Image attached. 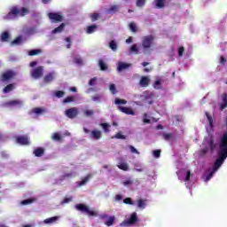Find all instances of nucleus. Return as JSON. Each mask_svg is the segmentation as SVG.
I'll return each mask as SVG.
<instances>
[{"instance_id": "f257e3e1", "label": "nucleus", "mask_w": 227, "mask_h": 227, "mask_svg": "<svg viewBox=\"0 0 227 227\" xmlns=\"http://www.w3.org/2000/svg\"><path fill=\"white\" fill-rule=\"evenodd\" d=\"M227 158V133H223L220 139V151L218 153V159L213 165V170L215 172L223 164Z\"/></svg>"}, {"instance_id": "f03ea898", "label": "nucleus", "mask_w": 227, "mask_h": 227, "mask_svg": "<svg viewBox=\"0 0 227 227\" xmlns=\"http://www.w3.org/2000/svg\"><path fill=\"white\" fill-rule=\"evenodd\" d=\"M29 13V9L26 7H17L13 6L11 8L9 13L5 15L4 19L6 20H12L13 19H17V17H26Z\"/></svg>"}, {"instance_id": "7ed1b4c3", "label": "nucleus", "mask_w": 227, "mask_h": 227, "mask_svg": "<svg viewBox=\"0 0 227 227\" xmlns=\"http://www.w3.org/2000/svg\"><path fill=\"white\" fill-rule=\"evenodd\" d=\"M76 210L82 212V214H87L90 217H97L98 214L97 211L90 210L85 204L80 203L75 206Z\"/></svg>"}, {"instance_id": "20e7f679", "label": "nucleus", "mask_w": 227, "mask_h": 227, "mask_svg": "<svg viewBox=\"0 0 227 227\" xmlns=\"http://www.w3.org/2000/svg\"><path fill=\"white\" fill-rule=\"evenodd\" d=\"M154 40H155V37H153V35L144 36L142 39L143 49H145V50L150 49V47H152Z\"/></svg>"}, {"instance_id": "39448f33", "label": "nucleus", "mask_w": 227, "mask_h": 227, "mask_svg": "<svg viewBox=\"0 0 227 227\" xmlns=\"http://www.w3.org/2000/svg\"><path fill=\"white\" fill-rule=\"evenodd\" d=\"M137 223V213L133 212L129 218L121 223V226H132Z\"/></svg>"}, {"instance_id": "423d86ee", "label": "nucleus", "mask_w": 227, "mask_h": 227, "mask_svg": "<svg viewBox=\"0 0 227 227\" xmlns=\"http://www.w3.org/2000/svg\"><path fill=\"white\" fill-rule=\"evenodd\" d=\"M48 17L53 22H63V15L59 12H49Z\"/></svg>"}, {"instance_id": "0eeeda50", "label": "nucleus", "mask_w": 227, "mask_h": 227, "mask_svg": "<svg viewBox=\"0 0 227 227\" xmlns=\"http://www.w3.org/2000/svg\"><path fill=\"white\" fill-rule=\"evenodd\" d=\"M17 76V73L13 70H7L2 74V81L4 82L6 81H10V79H13V77Z\"/></svg>"}, {"instance_id": "6e6552de", "label": "nucleus", "mask_w": 227, "mask_h": 227, "mask_svg": "<svg viewBox=\"0 0 227 227\" xmlns=\"http://www.w3.org/2000/svg\"><path fill=\"white\" fill-rule=\"evenodd\" d=\"M65 114L66 116H67V118L74 120V118H76L79 114V110L77 109V107H72L66 110Z\"/></svg>"}, {"instance_id": "1a4fd4ad", "label": "nucleus", "mask_w": 227, "mask_h": 227, "mask_svg": "<svg viewBox=\"0 0 227 227\" xmlns=\"http://www.w3.org/2000/svg\"><path fill=\"white\" fill-rule=\"evenodd\" d=\"M31 75L34 79H40L43 75V67H38L31 72Z\"/></svg>"}, {"instance_id": "9d476101", "label": "nucleus", "mask_w": 227, "mask_h": 227, "mask_svg": "<svg viewBox=\"0 0 227 227\" xmlns=\"http://www.w3.org/2000/svg\"><path fill=\"white\" fill-rule=\"evenodd\" d=\"M117 109L121 111V113H124V114H128L131 116H134V114H136V112H134V110H132V108H129V107L119 106H117Z\"/></svg>"}, {"instance_id": "9b49d317", "label": "nucleus", "mask_w": 227, "mask_h": 227, "mask_svg": "<svg viewBox=\"0 0 227 227\" xmlns=\"http://www.w3.org/2000/svg\"><path fill=\"white\" fill-rule=\"evenodd\" d=\"M24 104L21 100L20 99H14L11 101H7L4 103L5 107H13L15 106H22Z\"/></svg>"}, {"instance_id": "f8f14e48", "label": "nucleus", "mask_w": 227, "mask_h": 227, "mask_svg": "<svg viewBox=\"0 0 227 227\" xmlns=\"http://www.w3.org/2000/svg\"><path fill=\"white\" fill-rule=\"evenodd\" d=\"M18 145H29V138L26 136H20L16 138Z\"/></svg>"}, {"instance_id": "ddd939ff", "label": "nucleus", "mask_w": 227, "mask_h": 227, "mask_svg": "<svg viewBox=\"0 0 227 227\" xmlns=\"http://www.w3.org/2000/svg\"><path fill=\"white\" fill-rule=\"evenodd\" d=\"M90 137L95 139V141H98V139H102V131L98 129H94L90 133Z\"/></svg>"}, {"instance_id": "4468645a", "label": "nucleus", "mask_w": 227, "mask_h": 227, "mask_svg": "<svg viewBox=\"0 0 227 227\" xmlns=\"http://www.w3.org/2000/svg\"><path fill=\"white\" fill-rule=\"evenodd\" d=\"M118 12H120V5L118 4L111 5L110 8L106 10V13H108L109 15L118 13Z\"/></svg>"}, {"instance_id": "2eb2a0df", "label": "nucleus", "mask_w": 227, "mask_h": 227, "mask_svg": "<svg viewBox=\"0 0 227 227\" xmlns=\"http://www.w3.org/2000/svg\"><path fill=\"white\" fill-rule=\"evenodd\" d=\"M139 84L142 88H147L150 85V78L148 76H142Z\"/></svg>"}, {"instance_id": "dca6fc26", "label": "nucleus", "mask_w": 227, "mask_h": 227, "mask_svg": "<svg viewBox=\"0 0 227 227\" xmlns=\"http://www.w3.org/2000/svg\"><path fill=\"white\" fill-rule=\"evenodd\" d=\"M97 29H98V25H96V24L90 25V26L87 27L86 33H87V35H93V33H95V31H97Z\"/></svg>"}, {"instance_id": "f3484780", "label": "nucleus", "mask_w": 227, "mask_h": 227, "mask_svg": "<svg viewBox=\"0 0 227 227\" xmlns=\"http://www.w3.org/2000/svg\"><path fill=\"white\" fill-rule=\"evenodd\" d=\"M44 153H45V149H43L42 147H38L34 150V155L35 157H43V155H44Z\"/></svg>"}, {"instance_id": "a211bd4d", "label": "nucleus", "mask_w": 227, "mask_h": 227, "mask_svg": "<svg viewBox=\"0 0 227 227\" xmlns=\"http://www.w3.org/2000/svg\"><path fill=\"white\" fill-rule=\"evenodd\" d=\"M223 103L220 105V111H224L227 107V94L222 96Z\"/></svg>"}, {"instance_id": "6ab92c4d", "label": "nucleus", "mask_w": 227, "mask_h": 227, "mask_svg": "<svg viewBox=\"0 0 227 227\" xmlns=\"http://www.w3.org/2000/svg\"><path fill=\"white\" fill-rule=\"evenodd\" d=\"M59 220V216H52L50 218H46L43 223L44 224H53V223H56L57 221Z\"/></svg>"}, {"instance_id": "aec40b11", "label": "nucleus", "mask_w": 227, "mask_h": 227, "mask_svg": "<svg viewBox=\"0 0 227 227\" xmlns=\"http://www.w3.org/2000/svg\"><path fill=\"white\" fill-rule=\"evenodd\" d=\"M54 81V73H49L43 78V82L46 83L52 82Z\"/></svg>"}, {"instance_id": "412c9836", "label": "nucleus", "mask_w": 227, "mask_h": 227, "mask_svg": "<svg viewBox=\"0 0 227 227\" xmlns=\"http://www.w3.org/2000/svg\"><path fill=\"white\" fill-rule=\"evenodd\" d=\"M65 23H61L59 27H57L55 29L51 31L53 35H56L58 33H63V30L65 29Z\"/></svg>"}, {"instance_id": "4be33fe9", "label": "nucleus", "mask_w": 227, "mask_h": 227, "mask_svg": "<svg viewBox=\"0 0 227 227\" xmlns=\"http://www.w3.org/2000/svg\"><path fill=\"white\" fill-rule=\"evenodd\" d=\"M130 67V64L123 63V62H119L117 70L118 72H121L122 70H127Z\"/></svg>"}, {"instance_id": "5701e85b", "label": "nucleus", "mask_w": 227, "mask_h": 227, "mask_svg": "<svg viewBox=\"0 0 227 227\" xmlns=\"http://www.w3.org/2000/svg\"><path fill=\"white\" fill-rule=\"evenodd\" d=\"M154 3H155V7L160 10L164 8L166 4V0H155Z\"/></svg>"}, {"instance_id": "b1692460", "label": "nucleus", "mask_w": 227, "mask_h": 227, "mask_svg": "<svg viewBox=\"0 0 227 227\" xmlns=\"http://www.w3.org/2000/svg\"><path fill=\"white\" fill-rule=\"evenodd\" d=\"M15 90V84L10 83L4 87L3 90L4 93H10V91H13Z\"/></svg>"}, {"instance_id": "393cba45", "label": "nucleus", "mask_w": 227, "mask_h": 227, "mask_svg": "<svg viewBox=\"0 0 227 227\" xmlns=\"http://www.w3.org/2000/svg\"><path fill=\"white\" fill-rule=\"evenodd\" d=\"M1 42H10V34L8 32H3L1 35Z\"/></svg>"}, {"instance_id": "a878e982", "label": "nucleus", "mask_w": 227, "mask_h": 227, "mask_svg": "<svg viewBox=\"0 0 227 227\" xmlns=\"http://www.w3.org/2000/svg\"><path fill=\"white\" fill-rule=\"evenodd\" d=\"M207 145L211 152H214V150H215V144L214 143V138H209L207 140Z\"/></svg>"}, {"instance_id": "bb28decb", "label": "nucleus", "mask_w": 227, "mask_h": 227, "mask_svg": "<svg viewBox=\"0 0 227 227\" xmlns=\"http://www.w3.org/2000/svg\"><path fill=\"white\" fill-rule=\"evenodd\" d=\"M38 54H42V50L35 49V50H30L28 51V56H38Z\"/></svg>"}, {"instance_id": "cd10ccee", "label": "nucleus", "mask_w": 227, "mask_h": 227, "mask_svg": "<svg viewBox=\"0 0 227 227\" xmlns=\"http://www.w3.org/2000/svg\"><path fill=\"white\" fill-rule=\"evenodd\" d=\"M137 207L138 208H145L146 207V200L140 199L137 200Z\"/></svg>"}, {"instance_id": "c85d7f7f", "label": "nucleus", "mask_w": 227, "mask_h": 227, "mask_svg": "<svg viewBox=\"0 0 227 227\" xmlns=\"http://www.w3.org/2000/svg\"><path fill=\"white\" fill-rule=\"evenodd\" d=\"M74 101H75V97L68 96L63 99V104H70V102H74Z\"/></svg>"}, {"instance_id": "c756f323", "label": "nucleus", "mask_w": 227, "mask_h": 227, "mask_svg": "<svg viewBox=\"0 0 227 227\" xmlns=\"http://www.w3.org/2000/svg\"><path fill=\"white\" fill-rule=\"evenodd\" d=\"M90 176H85L80 183H78V187H82V185H86L88 182H90Z\"/></svg>"}, {"instance_id": "7c9ffc66", "label": "nucleus", "mask_w": 227, "mask_h": 227, "mask_svg": "<svg viewBox=\"0 0 227 227\" xmlns=\"http://www.w3.org/2000/svg\"><path fill=\"white\" fill-rule=\"evenodd\" d=\"M109 47L112 51H118V44L116 43V42H114V40H112L109 43Z\"/></svg>"}, {"instance_id": "2f4dec72", "label": "nucleus", "mask_w": 227, "mask_h": 227, "mask_svg": "<svg viewBox=\"0 0 227 227\" xmlns=\"http://www.w3.org/2000/svg\"><path fill=\"white\" fill-rule=\"evenodd\" d=\"M117 168H119V169H121L122 171H129V164L127 163H120L119 165H117Z\"/></svg>"}, {"instance_id": "473e14b6", "label": "nucleus", "mask_w": 227, "mask_h": 227, "mask_svg": "<svg viewBox=\"0 0 227 227\" xmlns=\"http://www.w3.org/2000/svg\"><path fill=\"white\" fill-rule=\"evenodd\" d=\"M153 87L154 88V90H162V83L160 80H157L153 84Z\"/></svg>"}, {"instance_id": "72a5a7b5", "label": "nucleus", "mask_w": 227, "mask_h": 227, "mask_svg": "<svg viewBox=\"0 0 227 227\" xmlns=\"http://www.w3.org/2000/svg\"><path fill=\"white\" fill-rule=\"evenodd\" d=\"M98 65H99L100 70H102L103 72L107 70V65L104 63V60L99 59Z\"/></svg>"}, {"instance_id": "f704fd0d", "label": "nucleus", "mask_w": 227, "mask_h": 227, "mask_svg": "<svg viewBox=\"0 0 227 227\" xmlns=\"http://www.w3.org/2000/svg\"><path fill=\"white\" fill-rule=\"evenodd\" d=\"M129 30L131 31V33H137V26L134 22H130Z\"/></svg>"}, {"instance_id": "c9c22d12", "label": "nucleus", "mask_w": 227, "mask_h": 227, "mask_svg": "<svg viewBox=\"0 0 227 227\" xmlns=\"http://www.w3.org/2000/svg\"><path fill=\"white\" fill-rule=\"evenodd\" d=\"M106 226H113L114 224V216H110L106 222H105Z\"/></svg>"}, {"instance_id": "e433bc0d", "label": "nucleus", "mask_w": 227, "mask_h": 227, "mask_svg": "<svg viewBox=\"0 0 227 227\" xmlns=\"http://www.w3.org/2000/svg\"><path fill=\"white\" fill-rule=\"evenodd\" d=\"M114 104L116 105V106H121V105H125V104H127V100H125V99H120V98H115V100H114Z\"/></svg>"}, {"instance_id": "4c0bfd02", "label": "nucleus", "mask_w": 227, "mask_h": 227, "mask_svg": "<svg viewBox=\"0 0 227 227\" xmlns=\"http://www.w3.org/2000/svg\"><path fill=\"white\" fill-rule=\"evenodd\" d=\"M146 4V0H137L136 2V5L138 8H143V6H145Z\"/></svg>"}, {"instance_id": "58836bf2", "label": "nucleus", "mask_w": 227, "mask_h": 227, "mask_svg": "<svg viewBox=\"0 0 227 227\" xmlns=\"http://www.w3.org/2000/svg\"><path fill=\"white\" fill-rule=\"evenodd\" d=\"M55 97H57V98H63V97H65V91L63 90L55 91Z\"/></svg>"}, {"instance_id": "ea45409f", "label": "nucleus", "mask_w": 227, "mask_h": 227, "mask_svg": "<svg viewBox=\"0 0 227 227\" xmlns=\"http://www.w3.org/2000/svg\"><path fill=\"white\" fill-rule=\"evenodd\" d=\"M99 18H100V14H98V13L90 14L91 22H95V21L98 20Z\"/></svg>"}, {"instance_id": "a19ab883", "label": "nucleus", "mask_w": 227, "mask_h": 227, "mask_svg": "<svg viewBox=\"0 0 227 227\" xmlns=\"http://www.w3.org/2000/svg\"><path fill=\"white\" fill-rule=\"evenodd\" d=\"M51 139L53 141H61V135L59 133H53Z\"/></svg>"}, {"instance_id": "79ce46f5", "label": "nucleus", "mask_w": 227, "mask_h": 227, "mask_svg": "<svg viewBox=\"0 0 227 227\" xmlns=\"http://www.w3.org/2000/svg\"><path fill=\"white\" fill-rule=\"evenodd\" d=\"M184 52H185V48L184 46L179 47L177 50V56L182 58V56H184Z\"/></svg>"}, {"instance_id": "37998d69", "label": "nucleus", "mask_w": 227, "mask_h": 227, "mask_svg": "<svg viewBox=\"0 0 227 227\" xmlns=\"http://www.w3.org/2000/svg\"><path fill=\"white\" fill-rule=\"evenodd\" d=\"M205 114L207 118L210 127H212V125H214V119H212V117H211L210 114H208V112H206Z\"/></svg>"}, {"instance_id": "c03bdc74", "label": "nucleus", "mask_w": 227, "mask_h": 227, "mask_svg": "<svg viewBox=\"0 0 227 227\" xmlns=\"http://www.w3.org/2000/svg\"><path fill=\"white\" fill-rule=\"evenodd\" d=\"M123 203H125V205H134V200H132L130 197H128L123 200Z\"/></svg>"}, {"instance_id": "a18cd8bd", "label": "nucleus", "mask_w": 227, "mask_h": 227, "mask_svg": "<svg viewBox=\"0 0 227 227\" xmlns=\"http://www.w3.org/2000/svg\"><path fill=\"white\" fill-rule=\"evenodd\" d=\"M35 201V199H27L21 201V205H31Z\"/></svg>"}, {"instance_id": "49530a36", "label": "nucleus", "mask_w": 227, "mask_h": 227, "mask_svg": "<svg viewBox=\"0 0 227 227\" xmlns=\"http://www.w3.org/2000/svg\"><path fill=\"white\" fill-rule=\"evenodd\" d=\"M109 90L113 95H116V85H114V83L110 84Z\"/></svg>"}, {"instance_id": "de8ad7c7", "label": "nucleus", "mask_w": 227, "mask_h": 227, "mask_svg": "<svg viewBox=\"0 0 227 227\" xmlns=\"http://www.w3.org/2000/svg\"><path fill=\"white\" fill-rule=\"evenodd\" d=\"M22 42V37L18 36L15 40H13L11 43L12 45H19Z\"/></svg>"}, {"instance_id": "09e8293b", "label": "nucleus", "mask_w": 227, "mask_h": 227, "mask_svg": "<svg viewBox=\"0 0 227 227\" xmlns=\"http://www.w3.org/2000/svg\"><path fill=\"white\" fill-rule=\"evenodd\" d=\"M100 125L102 126L104 132H109V128L111 127V125L107 123H101Z\"/></svg>"}, {"instance_id": "8fccbe9b", "label": "nucleus", "mask_w": 227, "mask_h": 227, "mask_svg": "<svg viewBox=\"0 0 227 227\" xmlns=\"http://www.w3.org/2000/svg\"><path fill=\"white\" fill-rule=\"evenodd\" d=\"M165 141H169V139H171V137H173V135L171 133H163L162 134Z\"/></svg>"}, {"instance_id": "3c124183", "label": "nucleus", "mask_w": 227, "mask_h": 227, "mask_svg": "<svg viewBox=\"0 0 227 227\" xmlns=\"http://www.w3.org/2000/svg\"><path fill=\"white\" fill-rule=\"evenodd\" d=\"M130 52H136V54H137L139 49L137 48V44H133L130 49H129Z\"/></svg>"}, {"instance_id": "603ef678", "label": "nucleus", "mask_w": 227, "mask_h": 227, "mask_svg": "<svg viewBox=\"0 0 227 227\" xmlns=\"http://www.w3.org/2000/svg\"><path fill=\"white\" fill-rule=\"evenodd\" d=\"M114 137L115 139H127V137H125V135H122L121 132L115 134Z\"/></svg>"}, {"instance_id": "864d4df0", "label": "nucleus", "mask_w": 227, "mask_h": 227, "mask_svg": "<svg viewBox=\"0 0 227 227\" xmlns=\"http://www.w3.org/2000/svg\"><path fill=\"white\" fill-rule=\"evenodd\" d=\"M128 147L129 148L131 153H136L138 155L139 151H137V149H136V147H134V145H129Z\"/></svg>"}, {"instance_id": "5fc2aeb1", "label": "nucleus", "mask_w": 227, "mask_h": 227, "mask_svg": "<svg viewBox=\"0 0 227 227\" xmlns=\"http://www.w3.org/2000/svg\"><path fill=\"white\" fill-rule=\"evenodd\" d=\"M132 184H134V182L130 179H128L122 183V185H124L125 187H129V185H132Z\"/></svg>"}, {"instance_id": "6e6d98bb", "label": "nucleus", "mask_w": 227, "mask_h": 227, "mask_svg": "<svg viewBox=\"0 0 227 227\" xmlns=\"http://www.w3.org/2000/svg\"><path fill=\"white\" fill-rule=\"evenodd\" d=\"M84 114L85 116H93V114H95V112L93 110H85Z\"/></svg>"}, {"instance_id": "4d7b16f0", "label": "nucleus", "mask_w": 227, "mask_h": 227, "mask_svg": "<svg viewBox=\"0 0 227 227\" xmlns=\"http://www.w3.org/2000/svg\"><path fill=\"white\" fill-rule=\"evenodd\" d=\"M153 156L155 157V159H159V157H160V150L157 149L153 151Z\"/></svg>"}, {"instance_id": "13d9d810", "label": "nucleus", "mask_w": 227, "mask_h": 227, "mask_svg": "<svg viewBox=\"0 0 227 227\" xmlns=\"http://www.w3.org/2000/svg\"><path fill=\"white\" fill-rule=\"evenodd\" d=\"M214 173H215V171H214L213 169L212 171L209 170V174L206 176V182H208V180H210V178L214 176Z\"/></svg>"}, {"instance_id": "bf43d9fd", "label": "nucleus", "mask_w": 227, "mask_h": 227, "mask_svg": "<svg viewBox=\"0 0 227 227\" xmlns=\"http://www.w3.org/2000/svg\"><path fill=\"white\" fill-rule=\"evenodd\" d=\"M97 84V77H94L89 81V86H95Z\"/></svg>"}, {"instance_id": "052dcab7", "label": "nucleus", "mask_w": 227, "mask_h": 227, "mask_svg": "<svg viewBox=\"0 0 227 227\" xmlns=\"http://www.w3.org/2000/svg\"><path fill=\"white\" fill-rule=\"evenodd\" d=\"M100 98H102V96H100V95H98V94H97L96 96H93V97H92V100H93L94 102H100Z\"/></svg>"}, {"instance_id": "680f3d73", "label": "nucleus", "mask_w": 227, "mask_h": 227, "mask_svg": "<svg viewBox=\"0 0 227 227\" xmlns=\"http://www.w3.org/2000/svg\"><path fill=\"white\" fill-rule=\"evenodd\" d=\"M34 113L35 114H42V113H43V110L40 107H36V108H34Z\"/></svg>"}, {"instance_id": "e2e57ef3", "label": "nucleus", "mask_w": 227, "mask_h": 227, "mask_svg": "<svg viewBox=\"0 0 227 227\" xmlns=\"http://www.w3.org/2000/svg\"><path fill=\"white\" fill-rule=\"evenodd\" d=\"M66 42H67V49H70V47H72V41L70 37H66Z\"/></svg>"}, {"instance_id": "0e129e2a", "label": "nucleus", "mask_w": 227, "mask_h": 227, "mask_svg": "<svg viewBox=\"0 0 227 227\" xmlns=\"http://www.w3.org/2000/svg\"><path fill=\"white\" fill-rule=\"evenodd\" d=\"M189 180H191V170H188L186 172V176L184 178V182H189Z\"/></svg>"}, {"instance_id": "69168bd1", "label": "nucleus", "mask_w": 227, "mask_h": 227, "mask_svg": "<svg viewBox=\"0 0 227 227\" xmlns=\"http://www.w3.org/2000/svg\"><path fill=\"white\" fill-rule=\"evenodd\" d=\"M74 63L76 65H82V59H81V58H74Z\"/></svg>"}, {"instance_id": "338daca9", "label": "nucleus", "mask_w": 227, "mask_h": 227, "mask_svg": "<svg viewBox=\"0 0 227 227\" xmlns=\"http://www.w3.org/2000/svg\"><path fill=\"white\" fill-rule=\"evenodd\" d=\"M72 176H74L73 173H67L63 175L62 178H72Z\"/></svg>"}, {"instance_id": "774afa93", "label": "nucleus", "mask_w": 227, "mask_h": 227, "mask_svg": "<svg viewBox=\"0 0 227 227\" xmlns=\"http://www.w3.org/2000/svg\"><path fill=\"white\" fill-rule=\"evenodd\" d=\"M72 201V198H66L62 200V205H65L67 203H70Z\"/></svg>"}]
</instances>
